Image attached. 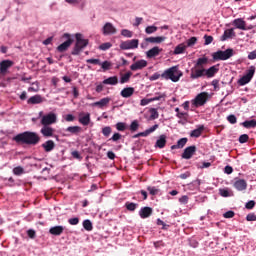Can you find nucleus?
<instances>
[{
  "label": "nucleus",
  "mask_w": 256,
  "mask_h": 256,
  "mask_svg": "<svg viewBox=\"0 0 256 256\" xmlns=\"http://www.w3.org/2000/svg\"><path fill=\"white\" fill-rule=\"evenodd\" d=\"M233 187L236 191H245L247 189V181L245 179L235 178Z\"/></svg>",
  "instance_id": "17"
},
{
  "label": "nucleus",
  "mask_w": 256,
  "mask_h": 256,
  "mask_svg": "<svg viewBox=\"0 0 256 256\" xmlns=\"http://www.w3.org/2000/svg\"><path fill=\"white\" fill-rule=\"evenodd\" d=\"M131 75H133V73L132 72H127V73H125L124 75H122L121 77H120V83H121V85H123V84H125V83H129V79H131Z\"/></svg>",
  "instance_id": "42"
},
{
  "label": "nucleus",
  "mask_w": 256,
  "mask_h": 256,
  "mask_svg": "<svg viewBox=\"0 0 256 256\" xmlns=\"http://www.w3.org/2000/svg\"><path fill=\"white\" fill-rule=\"evenodd\" d=\"M238 141L241 144L247 143V141H249V135H247V134L240 135L239 138H238Z\"/></svg>",
  "instance_id": "54"
},
{
  "label": "nucleus",
  "mask_w": 256,
  "mask_h": 256,
  "mask_svg": "<svg viewBox=\"0 0 256 256\" xmlns=\"http://www.w3.org/2000/svg\"><path fill=\"white\" fill-rule=\"evenodd\" d=\"M232 25L235 29H240V31H251L253 26H247V22L243 18H236L232 21Z\"/></svg>",
  "instance_id": "9"
},
{
  "label": "nucleus",
  "mask_w": 256,
  "mask_h": 256,
  "mask_svg": "<svg viewBox=\"0 0 256 256\" xmlns=\"http://www.w3.org/2000/svg\"><path fill=\"white\" fill-rule=\"evenodd\" d=\"M167 37L165 36H156V37H147L146 41H149V43H163Z\"/></svg>",
  "instance_id": "36"
},
{
  "label": "nucleus",
  "mask_w": 256,
  "mask_h": 256,
  "mask_svg": "<svg viewBox=\"0 0 256 256\" xmlns=\"http://www.w3.org/2000/svg\"><path fill=\"white\" fill-rule=\"evenodd\" d=\"M227 121L230 122L231 125H235V123H237V116L231 114L227 116Z\"/></svg>",
  "instance_id": "57"
},
{
  "label": "nucleus",
  "mask_w": 256,
  "mask_h": 256,
  "mask_svg": "<svg viewBox=\"0 0 256 256\" xmlns=\"http://www.w3.org/2000/svg\"><path fill=\"white\" fill-rule=\"evenodd\" d=\"M41 147L45 153H51V151L55 150V142L53 140H47L41 144Z\"/></svg>",
  "instance_id": "23"
},
{
  "label": "nucleus",
  "mask_w": 256,
  "mask_h": 256,
  "mask_svg": "<svg viewBox=\"0 0 256 256\" xmlns=\"http://www.w3.org/2000/svg\"><path fill=\"white\" fill-rule=\"evenodd\" d=\"M185 51H187V45H185L184 43H181L175 47L173 51V55H183Z\"/></svg>",
  "instance_id": "34"
},
{
  "label": "nucleus",
  "mask_w": 256,
  "mask_h": 256,
  "mask_svg": "<svg viewBox=\"0 0 256 256\" xmlns=\"http://www.w3.org/2000/svg\"><path fill=\"white\" fill-rule=\"evenodd\" d=\"M246 221H256V215L255 213H249L246 216Z\"/></svg>",
  "instance_id": "64"
},
{
  "label": "nucleus",
  "mask_w": 256,
  "mask_h": 256,
  "mask_svg": "<svg viewBox=\"0 0 256 256\" xmlns=\"http://www.w3.org/2000/svg\"><path fill=\"white\" fill-rule=\"evenodd\" d=\"M166 145H167V135L161 134L155 143V147H158V149H164Z\"/></svg>",
  "instance_id": "27"
},
{
  "label": "nucleus",
  "mask_w": 256,
  "mask_h": 256,
  "mask_svg": "<svg viewBox=\"0 0 256 256\" xmlns=\"http://www.w3.org/2000/svg\"><path fill=\"white\" fill-rule=\"evenodd\" d=\"M232 37H235V30L233 28H230L224 31L223 35L220 38V41H227V39H231Z\"/></svg>",
  "instance_id": "30"
},
{
  "label": "nucleus",
  "mask_w": 256,
  "mask_h": 256,
  "mask_svg": "<svg viewBox=\"0 0 256 256\" xmlns=\"http://www.w3.org/2000/svg\"><path fill=\"white\" fill-rule=\"evenodd\" d=\"M219 195L221 197H233V190L230 188H220L219 189Z\"/></svg>",
  "instance_id": "35"
},
{
  "label": "nucleus",
  "mask_w": 256,
  "mask_h": 256,
  "mask_svg": "<svg viewBox=\"0 0 256 256\" xmlns=\"http://www.w3.org/2000/svg\"><path fill=\"white\" fill-rule=\"evenodd\" d=\"M149 113V121H155V119H159V112L157 111L156 108H150Z\"/></svg>",
  "instance_id": "40"
},
{
  "label": "nucleus",
  "mask_w": 256,
  "mask_h": 256,
  "mask_svg": "<svg viewBox=\"0 0 256 256\" xmlns=\"http://www.w3.org/2000/svg\"><path fill=\"white\" fill-rule=\"evenodd\" d=\"M78 121L84 127H87L91 123V114L89 112H80L78 115Z\"/></svg>",
  "instance_id": "16"
},
{
  "label": "nucleus",
  "mask_w": 256,
  "mask_h": 256,
  "mask_svg": "<svg viewBox=\"0 0 256 256\" xmlns=\"http://www.w3.org/2000/svg\"><path fill=\"white\" fill-rule=\"evenodd\" d=\"M12 173L16 175V177H21V175H24L25 169L21 166H17L13 168Z\"/></svg>",
  "instance_id": "41"
},
{
  "label": "nucleus",
  "mask_w": 256,
  "mask_h": 256,
  "mask_svg": "<svg viewBox=\"0 0 256 256\" xmlns=\"http://www.w3.org/2000/svg\"><path fill=\"white\" fill-rule=\"evenodd\" d=\"M57 123V114L53 112H49L48 114L42 116L41 118V125L42 126H49Z\"/></svg>",
  "instance_id": "8"
},
{
  "label": "nucleus",
  "mask_w": 256,
  "mask_h": 256,
  "mask_svg": "<svg viewBox=\"0 0 256 256\" xmlns=\"http://www.w3.org/2000/svg\"><path fill=\"white\" fill-rule=\"evenodd\" d=\"M235 55L233 48H228L226 50H218L212 53L213 61H227V59H231Z\"/></svg>",
  "instance_id": "3"
},
{
  "label": "nucleus",
  "mask_w": 256,
  "mask_h": 256,
  "mask_svg": "<svg viewBox=\"0 0 256 256\" xmlns=\"http://www.w3.org/2000/svg\"><path fill=\"white\" fill-rule=\"evenodd\" d=\"M243 127H245V129H255L256 127V120L252 119V120H246L244 122H242Z\"/></svg>",
  "instance_id": "38"
},
{
  "label": "nucleus",
  "mask_w": 256,
  "mask_h": 256,
  "mask_svg": "<svg viewBox=\"0 0 256 256\" xmlns=\"http://www.w3.org/2000/svg\"><path fill=\"white\" fill-rule=\"evenodd\" d=\"M219 73V64L213 65L209 68H204V77L213 79Z\"/></svg>",
  "instance_id": "11"
},
{
  "label": "nucleus",
  "mask_w": 256,
  "mask_h": 256,
  "mask_svg": "<svg viewBox=\"0 0 256 256\" xmlns=\"http://www.w3.org/2000/svg\"><path fill=\"white\" fill-rule=\"evenodd\" d=\"M111 47H113V44H111V42H105L99 46V49L100 51H108V49H111Z\"/></svg>",
  "instance_id": "50"
},
{
  "label": "nucleus",
  "mask_w": 256,
  "mask_h": 256,
  "mask_svg": "<svg viewBox=\"0 0 256 256\" xmlns=\"http://www.w3.org/2000/svg\"><path fill=\"white\" fill-rule=\"evenodd\" d=\"M99 65L101 66L103 71H109L111 69V67H113V63H111L110 61H107V60L100 62Z\"/></svg>",
  "instance_id": "43"
},
{
  "label": "nucleus",
  "mask_w": 256,
  "mask_h": 256,
  "mask_svg": "<svg viewBox=\"0 0 256 256\" xmlns=\"http://www.w3.org/2000/svg\"><path fill=\"white\" fill-rule=\"evenodd\" d=\"M149 103H151V98H143L140 101L141 107H145V106L149 105Z\"/></svg>",
  "instance_id": "63"
},
{
  "label": "nucleus",
  "mask_w": 256,
  "mask_h": 256,
  "mask_svg": "<svg viewBox=\"0 0 256 256\" xmlns=\"http://www.w3.org/2000/svg\"><path fill=\"white\" fill-rule=\"evenodd\" d=\"M112 132H113V129L111 128V126H106L102 128V135L104 137H109V135H111Z\"/></svg>",
  "instance_id": "47"
},
{
  "label": "nucleus",
  "mask_w": 256,
  "mask_h": 256,
  "mask_svg": "<svg viewBox=\"0 0 256 256\" xmlns=\"http://www.w3.org/2000/svg\"><path fill=\"white\" fill-rule=\"evenodd\" d=\"M161 51H163L162 48L155 46L146 52V57L148 59H153V57H157V55H159V53H161Z\"/></svg>",
  "instance_id": "29"
},
{
  "label": "nucleus",
  "mask_w": 256,
  "mask_h": 256,
  "mask_svg": "<svg viewBox=\"0 0 256 256\" xmlns=\"http://www.w3.org/2000/svg\"><path fill=\"white\" fill-rule=\"evenodd\" d=\"M66 133H70L71 135H77V133H81L80 126H69L65 129Z\"/></svg>",
  "instance_id": "37"
},
{
  "label": "nucleus",
  "mask_w": 256,
  "mask_h": 256,
  "mask_svg": "<svg viewBox=\"0 0 256 256\" xmlns=\"http://www.w3.org/2000/svg\"><path fill=\"white\" fill-rule=\"evenodd\" d=\"M195 153H197V146L192 145V146H188L184 149L181 157L182 159H191L193 157V155H195Z\"/></svg>",
  "instance_id": "12"
},
{
  "label": "nucleus",
  "mask_w": 256,
  "mask_h": 256,
  "mask_svg": "<svg viewBox=\"0 0 256 256\" xmlns=\"http://www.w3.org/2000/svg\"><path fill=\"white\" fill-rule=\"evenodd\" d=\"M103 85H117L119 83V78L117 76H110L102 81Z\"/></svg>",
  "instance_id": "33"
},
{
  "label": "nucleus",
  "mask_w": 256,
  "mask_h": 256,
  "mask_svg": "<svg viewBox=\"0 0 256 256\" xmlns=\"http://www.w3.org/2000/svg\"><path fill=\"white\" fill-rule=\"evenodd\" d=\"M115 127H116L117 131L123 132V131H126L127 124L125 122H118V123H116Z\"/></svg>",
  "instance_id": "48"
},
{
  "label": "nucleus",
  "mask_w": 256,
  "mask_h": 256,
  "mask_svg": "<svg viewBox=\"0 0 256 256\" xmlns=\"http://www.w3.org/2000/svg\"><path fill=\"white\" fill-rule=\"evenodd\" d=\"M147 67V60H138L130 66L131 71H140Z\"/></svg>",
  "instance_id": "22"
},
{
  "label": "nucleus",
  "mask_w": 256,
  "mask_h": 256,
  "mask_svg": "<svg viewBox=\"0 0 256 256\" xmlns=\"http://www.w3.org/2000/svg\"><path fill=\"white\" fill-rule=\"evenodd\" d=\"M139 129V121L134 120L130 124V131L135 132Z\"/></svg>",
  "instance_id": "53"
},
{
  "label": "nucleus",
  "mask_w": 256,
  "mask_h": 256,
  "mask_svg": "<svg viewBox=\"0 0 256 256\" xmlns=\"http://www.w3.org/2000/svg\"><path fill=\"white\" fill-rule=\"evenodd\" d=\"M68 223L69 225H79V218L78 217L69 218Z\"/></svg>",
  "instance_id": "61"
},
{
  "label": "nucleus",
  "mask_w": 256,
  "mask_h": 256,
  "mask_svg": "<svg viewBox=\"0 0 256 256\" xmlns=\"http://www.w3.org/2000/svg\"><path fill=\"white\" fill-rule=\"evenodd\" d=\"M147 191L149 192L150 195H159V189L155 186H148Z\"/></svg>",
  "instance_id": "49"
},
{
  "label": "nucleus",
  "mask_w": 256,
  "mask_h": 256,
  "mask_svg": "<svg viewBox=\"0 0 256 256\" xmlns=\"http://www.w3.org/2000/svg\"><path fill=\"white\" fill-rule=\"evenodd\" d=\"M162 79H166V81H172L173 83H177L181 77H183V72L179 70L178 66H172L166 69L161 74Z\"/></svg>",
  "instance_id": "2"
},
{
  "label": "nucleus",
  "mask_w": 256,
  "mask_h": 256,
  "mask_svg": "<svg viewBox=\"0 0 256 256\" xmlns=\"http://www.w3.org/2000/svg\"><path fill=\"white\" fill-rule=\"evenodd\" d=\"M117 33V28L111 23L107 22L102 27V34L107 37V35H115Z\"/></svg>",
  "instance_id": "15"
},
{
  "label": "nucleus",
  "mask_w": 256,
  "mask_h": 256,
  "mask_svg": "<svg viewBox=\"0 0 256 256\" xmlns=\"http://www.w3.org/2000/svg\"><path fill=\"white\" fill-rule=\"evenodd\" d=\"M159 129V124H154L150 128L146 129L144 132H139L133 136V139H138V137H149L151 133H155Z\"/></svg>",
  "instance_id": "14"
},
{
  "label": "nucleus",
  "mask_w": 256,
  "mask_h": 256,
  "mask_svg": "<svg viewBox=\"0 0 256 256\" xmlns=\"http://www.w3.org/2000/svg\"><path fill=\"white\" fill-rule=\"evenodd\" d=\"M125 207H126L127 211H130L131 213H133L139 207V204H137L135 202L127 201L125 203Z\"/></svg>",
  "instance_id": "39"
},
{
  "label": "nucleus",
  "mask_w": 256,
  "mask_h": 256,
  "mask_svg": "<svg viewBox=\"0 0 256 256\" xmlns=\"http://www.w3.org/2000/svg\"><path fill=\"white\" fill-rule=\"evenodd\" d=\"M63 231H65V227L61 225L54 226L49 229L50 235H54L55 237H59V235H63Z\"/></svg>",
  "instance_id": "25"
},
{
  "label": "nucleus",
  "mask_w": 256,
  "mask_h": 256,
  "mask_svg": "<svg viewBox=\"0 0 256 256\" xmlns=\"http://www.w3.org/2000/svg\"><path fill=\"white\" fill-rule=\"evenodd\" d=\"M203 131H205V125L200 124L196 126V129L190 132V137L194 139H199L201 135H203Z\"/></svg>",
  "instance_id": "20"
},
{
  "label": "nucleus",
  "mask_w": 256,
  "mask_h": 256,
  "mask_svg": "<svg viewBox=\"0 0 256 256\" xmlns=\"http://www.w3.org/2000/svg\"><path fill=\"white\" fill-rule=\"evenodd\" d=\"M204 39V45H211V43H213V36L204 35Z\"/></svg>",
  "instance_id": "60"
},
{
  "label": "nucleus",
  "mask_w": 256,
  "mask_h": 256,
  "mask_svg": "<svg viewBox=\"0 0 256 256\" xmlns=\"http://www.w3.org/2000/svg\"><path fill=\"white\" fill-rule=\"evenodd\" d=\"M157 26H155V25H152V26H147L146 28H145V33L147 34V35H153V33H156V31H157Z\"/></svg>",
  "instance_id": "46"
},
{
  "label": "nucleus",
  "mask_w": 256,
  "mask_h": 256,
  "mask_svg": "<svg viewBox=\"0 0 256 256\" xmlns=\"http://www.w3.org/2000/svg\"><path fill=\"white\" fill-rule=\"evenodd\" d=\"M209 100V93L207 92H201L199 93L195 99L192 100V105L194 107H203Z\"/></svg>",
  "instance_id": "6"
},
{
  "label": "nucleus",
  "mask_w": 256,
  "mask_h": 256,
  "mask_svg": "<svg viewBox=\"0 0 256 256\" xmlns=\"http://www.w3.org/2000/svg\"><path fill=\"white\" fill-rule=\"evenodd\" d=\"M156 223H157V225H161V226H162V229H163L164 231H167V228L169 227V225L165 224V222H164L163 220H161L160 218H158V219L156 220Z\"/></svg>",
  "instance_id": "59"
},
{
  "label": "nucleus",
  "mask_w": 256,
  "mask_h": 256,
  "mask_svg": "<svg viewBox=\"0 0 256 256\" xmlns=\"http://www.w3.org/2000/svg\"><path fill=\"white\" fill-rule=\"evenodd\" d=\"M3 181L6 187H15V179L13 177L4 178Z\"/></svg>",
  "instance_id": "45"
},
{
  "label": "nucleus",
  "mask_w": 256,
  "mask_h": 256,
  "mask_svg": "<svg viewBox=\"0 0 256 256\" xmlns=\"http://www.w3.org/2000/svg\"><path fill=\"white\" fill-rule=\"evenodd\" d=\"M64 37H67V40L57 47L58 53H65L73 43V39L69 37V34H64Z\"/></svg>",
  "instance_id": "13"
},
{
  "label": "nucleus",
  "mask_w": 256,
  "mask_h": 256,
  "mask_svg": "<svg viewBox=\"0 0 256 256\" xmlns=\"http://www.w3.org/2000/svg\"><path fill=\"white\" fill-rule=\"evenodd\" d=\"M89 45V40L84 39L82 34H76V43L71 52V55H79L85 47Z\"/></svg>",
  "instance_id": "4"
},
{
  "label": "nucleus",
  "mask_w": 256,
  "mask_h": 256,
  "mask_svg": "<svg viewBox=\"0 0 256 256\" xmlns=\"http://www.w3.org/2000/svg\"><path fill=\"white\" fill-rule=\"evenodd\" d=\"M111 103V98L105 97L100 99L99 101H96L92 104V107H98V109H105Z\"/></svg>",
  "instance_id": "21"
},
{
  "label": "nucleus",
  "mask_w": 256,
  "mask_h": 256,
  "mask_svg": "<svg viewBox=\"0 0 256 256\" xmlns=\"http://www.w3.org/2000/svg\"><path fill=\"white\" fill-rule=\"evenodd\" d=\"M186 43H187L186 47H193V45L197 43V37H191L186 41Z\"/></svg>",
  "instance_id": "56"
},
{
  "label": "nucleus",
  "mask_w": 256,
  "mask_h": 256,
  "mask_svg": "<svg viewBox=\"0 0 256 256\" xmlns=\"http://www.w3.org/2000/svg\"><path fill=\"white\" fill-rule=\"evenodd\" d=\"M40 133L45 139H49V137H54L55 129L51 126H42Z\"/></svg>",
  "instance_id": "19"
},
{
  "label": "nucleus",
  "mask_w": 256,
  "mask_h": 256,
  "mask_svg": "<svg viewBox=\"0 0 256 256\" xmlns=\"http://www.w3.org/2000/svg\"><path fill=\"white\" fill-rule=\"evenodd\" d=\"M121 35L123 37H127L128 39H131V37H133V32L128 30V29H122L121 30Z\"/></svg>",
  "instance_id": "52"
},
{
  "label": "nucleus",
  "mask_w": 256,
  "mask_h": 256,
  "mask_svg": "<svg viewBox=\"0 0 256 256\" xmlns=\"http://www.w3.org/2000/svg\"><path fill=\"white\" fill-rule=\"evenodd\" d=\"M16 143H23L24 145H39L41 142V136L37 132L25 131L14 136Z\"/></svg>",
  "instance_id": "1"
},
{
  "label": "nucleus",
  "mask_w": 256,
  "mask_h": 256,
  "mask_svg": "<svg viewBox=\"0 0 256 256\" xmlns=\"http://www.w3.org/2000/svg\"><path fill=\"white\" fill-rule=\"evenodd\" d=\"M254 75H255V66H251L250 69L247 71L246 75H244L238 80V85H240V87H243L244 85L251 83V79H253Z\"/></svg>",
  "instance_id": "7"
},
{
  "label": "nucleus",
  "mask_w": 256,
  "mask_h": 256,
  "mask_svg": "<svg viewBox=\"0 0 256 256\" xmlns=\"http://www.w3.org/2000/svg\"><path fill=\"white\" fill-rule=\"evenodd\" d=\"M187 141H189L188 138L184 137V138H181L177 141V144H174L171 146V149L172 150H175V149H183V147H185V145H187Z\"/></svg>",
  "instance_id": "32"
},
{
  "label": "nucleus",
  "mask_w": 256,
  "mask_h": 256,
  "mask_svg": "<svg viewBox=\"0 0 256 256\" xmlns=\"http://www.w3.org/2000/svg\"><path fill=\"white\" fill-rule=\"evenodd\" d=\"M43 101H44V99L41 97V95L36 94L27 100V104L28 105H40V103H43Z\"/></svg>",
  "instance_id": "28"
},
{
  "label": "nucleus",
  "mask_w": 256,
  "mask_h": 256,
  "mask_svg": "<svg viewBox=\"0 0 256 256\" xmlns=\"http://www.w3.org/2000/svg\"><path fill=\"white\" fill-rule=\"evenodd\" d=\"M82 225L86 231H93V223L91 222V220L89 219L84 220Z\"/></svg>",
  "instance_id": "44"
},
{
  "label": "nucleus",
  "mask_w": 256,
  "mask_h": 256,
  "mask_svg": "<svg viewBox=\"0 0 256 256\" xmlns=\"http://www.w3.org/2000/svg\"><path fill=\"white\" fill-rule=\"evenodd\" d=\"M207 63H209V58L203 56L196 60L194 66L199 67L200 69H205V65H207Z\"/></svg>",
  "instance_id": "31"
},
{
  "label": "nucleus",
  "mask_w": 256,
  "mask_h": 256,
  "mask_svg": "<svg viewBox=\"0 0 256 256\" xmlns=\"http://www.w3.org/2000/svg\"><path fill=\"white\" fill-rule=\"evenodd\" d=\"M134 93H135V88H133V87H126V88H123L121 90L120 95L124 99H129V97H133Z\"/></svg>",
  "instance_id": "26"
},
{
  "label": "nucleus",
  "mask_w": 256,
  "mask_h": 256,
  "mask_svg": "<svg viewBox=\"0 0 256 256\" xmlns=\"http://www.w3.org/2000/svg\"><path fill=\"white\" fill-rule=\"evenodd\" d=\"M201 77H205L204 68H199L194 65L190 70V79L194 81L195 79H201Z\"/></svg>",
  "instance_id": "10"
},
{
  "label": "nucleus",
  "mask_w": 256,
  "mask_h": 256,
  "mask_svg": "<svg viewBox=\"0 0 256 256\" xmlns=\"http://www.w3.org/2000/svg\"><path fill=\"white\" fill-rule=\"evenodd\" d=\"M121 133L115 132L112 137L109 139V141H113L114 143H117V141H121L122 139Z\"/></svg>",
  "instance_id": "51"
},
{
  "label": "nucleus",
  "mask_w": 256,
  "mask_h": 256,
  "mask_svg": "<svg viewBox=\"0 0 256 256\" xmlns=\"http://www.w3.org/2000/svg\"><path fill=\"white\" fill-rule=\"evenodd\" d=\"M12 65H15V63L12 60H2L0 62V73H7V71L11 69Z\"/></svg>",
  "instance_id": "24"
},
{
  "label": "nucleus",
  "mask_w": 256,
  "mask_h": 256,
  "mask_svg": "<svg viewBox=\"0 0 256 256\" xmlns=\"http://www.w3.org/2000/svg\"><path fill=\"white\" fill-rule=\"evenodd\" d=\"M71 156L73 157V159H78V161H81V159H83V156H81V153H79V151L77 150L72 151Z\"/></svg>",
  "instance_id": "58"
},
{
  "label": "nucleus",
  "mask_w": 256,
  "mask_h": 256,
  "mask_svg": "<svg viewBox=\"0 0 256 256\" xmlns=\"http://www.w3.org/2000/svg\"><path fill=\"white\" fill-rule=\"evenodd\" d=\"M26 234L30 239H35L37 237V232L33 229H28Z\"/></svg>",
  "instance_id": "55"
},
{
  "label": "nucleus",
  "mask_w": 256,
  "mask_h": 256,
  "mask_svg": "<svg viewBox=\"0 0 256 256\" xmlns=\"http://www.w3.org/2000/svg\"><path fill=\"white\" fill-rule=\"evenodd\" d=\"M256 205V202L254 200H250L245 204L246 209H253Z\"/></svg>",
  "instance_id": "62"
},
{
  "label": "nucleus",
  "mask_w": 256,
  "mask_h": 256,
  "mask_svg": "<svg viewBox=\"0 0 256 256\" xmlns=\"http://www.w3.org/2000/svg\"><path fill=\"white\" fill-rule=\"evenodd\" d=\"M138 215H139L140 219H149V217H151V215H153V208H151L149 206H144V207L140 208Z\"/></svg>",
  "instance_id": "18"
},
{
  "label": "nucleus",
  "mask_w": 256,
  "mask_h": 256,
  "mask_svg": "<svg viewBox=\"0 0 256 256\" xmlns=\"http://www.w3.org/2000/svg\"><path fill=\"white\" fill-rule=\"evenodd\" d=\"M120 49L122 51H129L133 49L139 48V39H132V40H126L122 41L119 45Z\"/></svg>",
  "instance_id": "5"
}]
</instances>
